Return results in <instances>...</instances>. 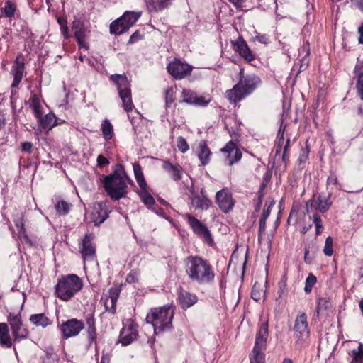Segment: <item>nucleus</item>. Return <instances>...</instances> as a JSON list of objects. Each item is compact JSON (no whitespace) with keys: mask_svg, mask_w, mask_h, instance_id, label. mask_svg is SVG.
<instances>
[{"mask_svg":"<svg viewBox=\"0 0 363 363\" xmlns=\"http://www.w3.org/2000/svg\"><path fill=\"white\" fill-rule=\"evenodd\" d=\"M331 206V194L321 192L316 198L313 196L312 199L306 202V213L310 214L314 211H318L322 213H325L330 209Z\"/></svg>","mask_w":363,"mask_h":363,"instance_id":"0eeeda50","label":"nucleus"},{"mask_svg":"<svg viewBox=\"0 0 363 363\" xmlns=\"http://www.w3.org/2000/svg\"><path fill=\"white\" fill-rule=\"evenodd\" d=\"M147 7L150 11H161L172 4V0H146Z\"/></svg>","mask_w":363,"mask_h":363,"instance_id":"c756f323","label":"nucleus"},{"mask_svg":"<svg viewBox=\"0 0 363 363\" xmlns=\"http://www.w3.org/2000/svg\"><path fill=\"white\" fill-rule=\"evenodd\" d=\"M211 152L205 141L201 140L198 144L197 155L203 165H206L210 162Z\"/></svg>","mask_w":363,"mask_h":363,"instance_id":"c85d7f7f","label":"nucleus"},{"mask_svg":"<svg viewBox=\"0 0 363 363\" xmlns=\"http://www.w3.org/2000/svg\"><path fill=\"white\" fill-rule=\"evenodd\" d=\"M183 216L187 220L194 233L201 238L205 243L209 245L213 244V239L211 233L204 223L189 213H186Z\"/></svg>","mask_w":363,"mask_h":363,"instance_id":"6e6552de","label":"nucleus"},{"mask_svg":"<svg viewBox=\"0 0 363 363\" xmlns=\"http://www.w3.org/2000/svg\"><path fill=\"white\" fill-rule=\"evenodd\" d=\"M238 82L226 91V97L231 104H236L251 94L262 84L261 79L255 74H244L240 70Z\"/></svg>","mask_w":363,"mask_h":363,"instance_id":"f03ea898","label":"nucleus"},{"mask_svg":"<svg viewBox=\"0 0 363 363\" xmlns=\"http://www.w3.org/2000/svg\"><path fill=\"white\" fill-rule=\"evenodd\" d=\"M294 330L295 337L300 341H305L308 338L310 330L306 313L302 312L296 316Z\"/></svg>","mask_w":363,"mask_h":363,"instance_id":"dca6fc26","label":"nucleus"},{"mask_svg":"<svg viewBox=\"0 0 363 363\" xmlns=\"http://www.w3.org/2000/svg\"><path fill=\"white\" fill-rule=\"evenodd\" d=\"M24 217L25 213L21 211L15 210V212L13 215V222L15 223L16 227L18 230V237L21 239L25 238L28 239L26 235V231L25 228V223H24Z\"/></svg>","mask_w":363,"mask_h":363,"instance_id":"b1692460","label":"nucleus"},{"mask_svg":"<svg viewBox=\"0 0 363 363\" xmlns=\"http://www.w3.org/2000/svg\"><path fill=\"white\" fill-rule=\"evenodd\" d=\"M139 196L144 204H145L148 208H150L155 205V201L152 196L147 191V187L141 189L139 192Z\"/></svg>","mask_w":363,"mask_h":363,"instance_id":"ea45409f","label":"nucleus"},{"mask_svg":"<svg viewBox=\"0 0 363 363\" xmlns=\"http://www.w3.org/2000/svg\"><path fill=\"white\" fill-rule=\"evenodd\" d=\"M108 164V160L104 156L100 155L97 157V164L99 167H103Z\"/></svg>","mask_w":363,"mask_h":363,"instance_id":"e2e57ef3","label":"nucleus"},{"mask_svg":"<svg viewBox=\"0 0 363 363\" xmlns=\"http://www.w3.org/2000/svg\"><path fill=\"white\" fill-rule=\"evenodd\" d=\"M262 290L261 289L260 285L255 283L252 289L251 297L255 301H259L262 296Z\"/></svg>","mask_w":363,"mask_h":363,"instance_id":"6e6d98bb","label":"nucleus"},{"mask_svg":"<svg viewBox=\"0 0 363 363\" xmlns=\"http://www.w3.org/2000/svg\"><path fill=\"white\" fill-rule=\"evenodd\" d=\"M232 45L235 52L247 62H251L255 59V54L251 50L247 42L242 36H239L235 41H232Z\"/></svg>","mask_w":363,"mask_h":363,"instance_id":"aec40b11","label":"nucleus"},{"mask_svg":"<svg viewBox=\"0 0 363 363\" xmlns=\"http://www.w3.org/2000/svg\"><path fill=\"white\" fill-rule=\"evenodd\" d=\"M7 320L11 326L14 342H19L28 337V330L23 326L20 313H10Z\"/></svg>","mask_w":363,"mask_h":363,"instance_id":"1a4fd4ad","label":"nucleus"},{"mask_svg":"<svg viewBox=\"0 0 363 363\" xmlns=\"http://www.w3.org/2000/svg\"><path fill=\"white\" fill-rule=\"evenodd\" d=\"M177 145L179 150L182 153H185L189 149V146L186 139L182 136H179L177 138Z\"/></svg>","mask_w":363,"mask_h":363,"instance_id":"5fc2aeb1","label":"nucleus"},{"mask_svg":"<svg viewBox=\"0 0 363 363\" xmlns=\"http://www.w3.org/2000/svg\"><path fill=\"white\" fill-rule=\"evenodd\" d=\"M331 308V303L326 298H319L317 301L316 313L319 316L327 313Z\"/></svg>","mask_w":363,"mask_h":363,"instance_id":"4c0bfd02","label":"nucleus"},{"mask_svg":"<svg viewBox=\"0 0 363 363\" xmlns=\"http://www.w3.org/2000/svg\"><path fill=\"white\" fill-rule=\"evenodd\" d=\"M193 67L187 63L175 59L167 67L169 74L175 79L180 80L191 74Z\"/></svg>","mask_w":363,"mask_h":363,"instance_id":"9b49d317","label":"nucleus"},{"mask_svg":"<svg viewBox=\"0 0 363 363\" xmlns=\"http://www.w3.org/2000/svg\"><path fill=\"white\" fill-rule=\"evenodd\" d=\"M125 179L130 181L122 165H118L113 174L104 179V188L112 199L118 201L125 196L128 187Z\"/></svg>","mask_w":363,"mask_h":363,"instance_id":"7ed1b4c3","label":"nucleus"},{"mask_svg":"<svg viewBox=\"0 0 363 363\" xmlns=\"http://www.w3.org/2000/svg\"><path fill=\"white\" fill-rule=\"evenodd\" d=\"M216 203L222 212L227 213L233 208L235 201L233 198L230 191L224 188L216 194Z\"/></svg>","mask_w":363,"mask_h":363,"instance_id":"2eb2a0df","label":"nucleus"},{"mask_svg":"<svg viewBox=\"0 0 363 363\" xmlns=\"http://www.w3.org/2000/svg\"><path fill=\"white\" fill-rule=\"evenodd\" d=\"M123 326L121 330L118 342L123 346L131 344L138 337V324L132 319H127L123 322Z\"/></svg>","mask_w":363,"mask_h":363,"instance_id":"9d476101","label":"nucleus"},{"mask_svg":"<svg viewBox=\"0 0 363 363\" xmlns=\"http://www.w3.org/2000/svg\"><path fill=\"white\" fill-rule=\"evenodd\" d=\"M33 147V144L30 142H24L21 145L22 151L30 152Z\"/></svg>","mask_w":363,"mask_h":363,"instance_id":"774afa93","label":"nucleus"},{"mask_svg":"<svg viewBox=\"0 0 363 363\" xmlns=\"http://www.w3.org/2000/svg\"><path fill=\"white\" fill-rule=\"evenodd\" d=\"M162 168L174 181H179L182 179L183 169L179 164H174L168 160H164L163 162Z\"/></svg>","mask_w":363,"mask_h":363,"instance_id":"393cba45","label":"nucleus"},{"mask_svg":"<svg viewBox=\"0 0 363 363\" xmlns=\"http://www.w3.org/2000/svg\"><path fill=\"white\" fill-rule=\"evenodd\" d=\"M313 223L315 226V233L317 235H319L322 233L323 230V225L322 223V220L320 216L318 213H314L313 215Z\"/></svg>","mask_w":363,"mask_h":363,"instance_id":"603ef678","label":"nucleus"},{"mask_svg":"<svg viewBox=\"0 0 363 363\" xmlns=\"http://www.w3.org/2000/svg\"><path fill=\"white\" fill-rule=\"evenodd\" d=\"M83 287V281L77 275L71 274L58 279L55 287V296L62 301H68Z\"/></svg>","mask_w":363,"mask_h":363,"instance_id":"20e7f679","label":"nucleus"},{"mask_svg":"<svg viewBox=\"0 0 363 363\" xmlns=\"http://www.w3.org/2000/svg\"><path fill=\"white\" fill-rule=\"evenodd\" d=\"M264 188V184H262V186H260V189H259V195L258 196V199H257V206H256V208H255V211H259V209H260V207H261V205H262V194L261 193L263 189Z\"/></svg>","mask_w":363,"mask_h":363,"instance_id":"69168bd1","label":"nucleus"},{"mask_svg":"<svg viewBox=\"0 0 363 363\" xmlns=\"http://www.w3.org/2000/svg\"><path fill=\"white\" fill-rule=\"evenodd\" d=\"M141 38H142V35L140 34V33L138 31H135L130 37L128 43H135L136 41L139 40Z\"/></svg>","mask_w":363,"mask_h":363,"instance_id":"338daca9","label":"nucleus"},{"mask_svg":"<svg viewBox=\"0 0 363 363\" xmlns=\"http://www.w3.org/2000/svg\"><path fill=\"white\" fill-rule=\"evenodd\" d=\"M126 281L130 284L138 281V274L135 272L131 271L127 275Z\"/></svg>","mask_w":363,"mask_h":363,"instance_id":"680f3d73","label":"nucleus"},{"mask_svg":"<svg viewBox=\"0 0 363 363\" xmlns=\"http://www.w3.org/2000/svg\"><path fill=\"white\" fill-rule=\"evenodd\" d=\"M350 363H363V344L359 342L356 347L347 352Z\"/></svg>","mask_w":363,"mask_h":363,"instance_id":"7c9ffc66","label":"nucleus"},{"mask_svg":"<svg viewBox=\"0 0 363 363\" xmlns=\"http://www.w3.org/2000/svg\"><path fill=\"white\" fill-rule=\"evenodd\" d=\"M289 147H290V138H288L286 140V142L284 143L282 146V150L283 153L281 155V158L283 162L286 164V162L289 160Z\"/></svg>","mask_w":363,"mask_h":363,"instance_id":"4d7b16f0","label":"nucleus"},{"mask_svg":"<svg viewBox=\"0 0 363 363\" xmlns=\"http://www.w3.org/2000/svg\"><path fill=\"white\" fill-rule=\"evenodd\" d=\"M29 320L36 327L45 328L52 324V321L45 313L33 314L30 316Z\"/></svg>","mask_w":363,"mask_h":363,"instance_id":"72a5a7b5","label":"nucleus"},{"mask_svg":"<svg viewBox=\"0 0 363 363\" xmlns=\"http://www.w3.org/2000/svg\"><path fill=\"white\" fill-rule=\"evenodd\" d=\"M288 294L287 278L286 275L282 276L278 283L277 297L276 301H283L286 299Z\"/></svg>","mask_w":363,"mask_h":363,"instance_id":"f704fd0d","label":"nucleus"},{"mask_svg":"<svg viewBox=\"0 0 363 363\" xmlns=\"http://www.w3.org/2000/svg\"><path fill=\"white\" fill-rule=\"evenodd\" d=\"M13 342L9 334L8 325L5 323H0V347L11 348Z\"/></svg>","mask_w":363,"mask_h":363,"instance_id":"cd10ccee","label":"nucleus"},{"mask_svg":"<svg viewBox=\"0 0 363 363\" xmlns=\"http://www.w3.org/2000/svg\"><path fill=\"white\" fill-rule=\"evenodd\" d=\"M354 73V78L357 79V94L358 96L363 101V62H359L356 65Z\"/></svg>","mask_w":363,"mask_h":363,"instance_id":"a878e982","label":"nucleus"},{"mask_svg":"<svg viewBox=\"0 0 363 363\" xmlns=\"http://www.w3.org/2000/svg\"><path fill=\"white\" fill-rule=\"evenodd\" d=\"M196 95L197 94L194 91H193L190 89H183L182 93V101L189 104L194 105L195 100H196Z\"/></svg>","mask_w":363,"mask_h":363,"instance_id":"37998d69","label":"nucleus"},{"mask_svg":"<svg viewBox=\"0 0 363 363\" xmlns=\"http://www.w3.org/2000/svg\"><path fill=\"white\" fill-rule=\"evenodd\" d=\"M141 16V12L136 11H125L123 15L120 17L123 21H125L126 25L130 28L139 19Z\"/></svg>","mask_w":363,"mask_h":363,"instance_id":"e433bc0d","label":"nucleus"},{"mask_svg":"<svg viewBox=\"0 0 363 363\" xmlns=\"http://www.w3.org/2000/svg\"><path fill=\"white\" fill-rule=\"evenodd\" d=\"M224 156V162L228 165H233L242 158V152L232 140L229 141L224 147L221 149Z\"/></svg>","mask_w":363,"mask_h":363,"instance_id":"a211bd4d","label":"nucleus"},{"mask_svg":"<svg viewBox=\"0 0 363 363\" xmlns=\"http://www.w3.org/2000/svg\"><path fill=\"white\" fill-rule=\"evenodd\" d=\"M268 333V323L264 321L260 324L257 333L254 349L265 350Z\"/></svg>","mask_w":363,"mask_h":363,"instance_id":"4be33fe9","label":"nucleus"},{"mask_svg":"<svg viewBox=\"0 0 363 363\" xmlns=\"http://www.w3.org/2000/svg\"><path fill=\"white\" fill-rule=\"evenodd\" d=\"M253 42H259L262 44L267 45L269 43V38L267 34H257L252 38Z\"/></svg>","mask_w":363,"mask_h":363,"instance_id":"bf43d9fd","label":"nucleus"},{"mask_svg":"<svg viewBox=\"0 0 363 363\" xmlns=\"http://www.w3.org/2000/svg\"><path fill=\"white\" fill-rule=\"evenodd\" d=\"M87 333H88V338L90 342H95L96 340V328L94 326V323L93 319H89L87 320Z\"/></svg>","mask_w":363,"mask_h":363,"instance_id":"de8ad7c7","label":"nucleus"},{"mask_svg":"<svg viewBox=\"0 0 363 363\" xmlns=\"http://www.w3.org/2000/svg\"><path fill=\"white\" fill-rule=\"evenodd\" d=\"M333 240L330 236H328L325 241V246L323 248V252L326 256H331L333 253Z\"/></svg>","mask_w":363,"mask_h":363,"instance_id":"864d4df0","label":"nucleus"},{"mask_svg":"<svg viewBox=\"0 0 363 363\" xmlns=\"http://www.w3.org/2000/svg\"><path fill=\"white\" fill-rule=\"evenodd\" d=\"M179 304L183 309H187L191 307L197 302V297L195 294L180 289L178 294Z\"/></svg>","mask_w":363,"mask_h":363,"instance_id":"5701e85b","label":"nucleus"},{"mask_svg":"<svg viewBox=\"0 0 363 363\" xmlns=\"http://www.w3.org/2000/svg\"><path fill=\"white\" fill-rule=\"evenodd\" d=\"M38 123L43 130H50L53 127L57 125V118L55 114L50 113L45 116H43V113L40 116L35 117Z\"/></svg>","mask_w":363,"mask_h":363,"instance_id":"bb28decb","label":"nucleus"},{"mask_svg":"<svg viewBox=\"0 0 363 363\" xmlns=\"http://www.w3.org/2000/svg\"><path fill=\"white\" fill-rule=\"evenodd\" d=\"M185 271L189 279L199 285L213 282L216 274L208 260L200 256L190 255L185 260Z\"/></svg>","mask_w":363,"mask_h":363,"instance_id":"f257e3e1","label":"nucleus"},{"mask_svg":"<svg viewBox=\"0 0 363 363\" xmlns=\"http://www.w3.org/2000/svg\"><path fill=\"white\" fill-rule=\"evenodd\" d=\"M84 328V322L77 318L69 319L60 325V330L65 339L78 335Z\"/></svg>","mask_w":363,"mask_h":363,"instance_id":"4468645a","label":"nucleus"},{"mask_svg":"<svg viewBox=\"0 0 363 363\" xmlns=\"http://www.w3.org/2000/svg\"><path fill=\"white\" fill-rule=\"evenodd\" d=\"M266 219L260 218L259 221V230H258V242L259 244H265L267 247H270L272 245V235H267V238H264V235L266 230Z\"/></svg>","mask_w":363,"mask_h":363,"instance_id":"2f4dec72","label":"nucleus"},{"mask_svg":"<svg viewBox=\"0 0 363 363\" xmlns=\"http://www.w3.org/2000/svg\"><path fill=\"white\" fill-rule=\"evenodd\" d=\"M1 10L6 17L11 18L15 14L16 6L11 1H8L5 3L4 7L1 8Z\"/></svg>","mask_w":363,"mask_h":363,"instance_id":"49530a36","label":"nucleus"},{"mask_svg":"<svg viewBox=\"0 0 363 363\" xmlns=\"http://www.w3.org/2000/svg\"><path fill=\"white\" fill-rule=\"evenodd\" d=\"M30 108L33 110L35 117L40 116L42 113L40 96L37 94H33L30 98Z\"/></svg>","mask_w":363,"mask_h":363,"instance_id":"c9c22d12","label":"nucleus"},{"mask_svg":"<svg viewBox=\"0 0 363 363\" xmlns=\"http://www.w3.org/2000/svg\"><path fill=\"white\" fill-rule=\"evenodd\" d=\"M189 198L191 206L200 211H206L212 204L211 201L206 195L203 189H201L200 194L192 192Z\"/></svg>","mask_w":363,"mask_h":363,"instance_id":"412c9836","label":"nucleus"},{"mask_svg":"<svg viewBox=\"0 0 363 363\" xmlns=\"http://www.w3.org/2000/svg\"><path fill=\"white\" fill-rule=\"evenodd\" d=\"M72 28L79 47L87 50L89 45L86 39L90 30L86 28L84 21L80 18H74L72 24Z\"/></svg>","mask_w":363,"mask_h":363,"instance_id":"f8f14e48","label":"nucleus"},{"mask_svg":"<svg viewBox=\"0 0 363 363\" xmlns=\"http://www.w3.org/2000/svg\"><path fill=\"white\" fill-rule=\"evenodd\" d=\"M264 350L254 349L250 354V363H264Z\"/></svg>","mask_w":363,"mask_h":363,"instance_id":"79ce46f5","label":"nucleus"},{"mask_svg":"<svg viewBox=\"0 0 363 363\" xmlns=\"http://www.w3.org/2000/svg\"><path fill=\"white\" fill-rule=\"evenodd\" d=\"M313 256L310 254L309 247H305L304 260L307 264H311Z\"/></svg>","mask_w":363,"mask_h":363,"instance_id":"0e129e2a","label":"nucleus"},{"mask_svg":"<svg viewBox=\"0 0 363 363\" xmlns=\"http://www.w3.org/2000/svg\"><path fill=\"white\" fill-rule=\"evenodd\" d=\"M101 131L105 140H108L112 138L113 135V126L108 120L106 119L103 121Z\"/></svg>","mask_w":363,"mask_h":363,"instance_id":"a19ab883","label":"nucleus"},{"mask_svg":"<svg viewBox=\"0 0 363 363\" xmlns=\"http://www.w3.org/2000/svg\"><path fill=\"white\" fill-rule=\"evenodd\" d=\"M94 235L91 233L85 235L82 240L80 252L84 262H93L96 259V247L92 242Z\"/></svg>","mask_w":363,"mask_h":363,"instance_id":"f3484780","label":"nucleus"},{"mask_svg":"<svg viewBox=\"0 0 363 363\" xmlns=\"http://www.w3.org/2000/svg\"><path fill=\"white\" fill-rule=\"evenodd\" d=\"M174 91L172 87H168L165 91V103L167 106H169L174 101Z\"/></svg>","mask_w":363,"mask_h":363,"instance_id":"13d9d810","label":"nucleus"},{"mask_svg":"<svg viewBox=\"0 0 363 363\" xmlns=\"http://www.w3.org/2000/svg\"><path fill=\"white\" fill-rule=\"evenodd\" d=\"M286 126L283 125V124L281 125L280 128L278 131L277 134V145L276 148V157L281 152L282 150V146L284 143L286 142L284 141V130Z\"/></svg>","mask_w":363,"mask_h":363,"instance_id":"a18cd8bd","label":"nucleus"},{"mask_svg":"<svg viewBox=\"0 0 363 363\" xmlns=\"http://www.w3.org/2000/svg\"><path fill=\"white\" fill-rule=\"evenodd\" d=\"M24 57L22 54L18 55L11 67V74L13 77V81L11 87L18 86L25 75V62Z\"/></svg>","mask_w":363,"mask_h":363,"instance_id":"6ab92c4d","label":"nucleus"},{"mask_svg":"<svg viewBox=\"0 0 363 363\" xmlns=\"http://www.w3.org/2000/svg\"><path fill=\"white\" fill-rule=\"evenodd\" d=\"M118 298H106L104 300V306L106 311L110 312L112 314L116 313V305Z\"/></svg>","mask_w":363,"mask_h":363,"instance_id":"09e8293b","label":"nucleus"},{"mask_svg":"<svg viewBox=\"0 0 363 363\" xmlns=\"http://www.w3.org/2000/svg\"><path fill=\"white\" fill-rule=\"evenodd\" d=\"M121 293V288L119 286L111 287L108 290V298H118L119 294Z\"/></svg>","mask_w":363,"mask_h":363,"instance_id":"052dcab7","label":"nucleus"},{"mask_svg":"<svg viewBox=\"0 0 363 363\" xmlns=\"http://www.w3.org/2000/svg\"><path fill=\"white\" fill-rule=\"evenodd\" d=\"M130 27L125 21L121 18L115 20L110 24V33L115 35H121L125 33Z\"/></svg>","mask_w":363,"mask_h":363,"instance_id":"473e14b6","label":"nucleus"},{"mask_svg":"<svg viewBox=\"0 0 363 363\" xmlns=\"http://www.w3.org/2000/svg\"><path fill=\"white\" fill-rule=\"evenodd\" d=\"M174 309L171 306H164L152 309L146 316L147 323H151L155 333L169 330L172 326Z\"/></svg>","mask_w":363,"mask_h":363,"instance_id":"39448f33","label":"nucleus"},{"mask_svg":"<svg viewBox=\"0 0 363 363\" xmlns=\"http://www.w3.org/2000/svg\"><path fill=\"white\" fill-rule=\"evenodd\" d=\"M110 80L117 86L119 97L122 101L123 109L129 113L134 108L132 101L131 89L130 82L125 74H113L110 77Z\"/></svg>","mask_w":363,"mask_h":363,"instance_id":"423d86ee","label":"nucleus"},{"mask_svg":"<svg viewBox=\"0 0 363 363\" xmlns=\"http://www.w3.org/2000/svg\"><path fill=\"white\" fill-rule=\"evenodd\" d=\"M317 281V278L312 273L309 274V275L306 279L305 281V287L304 291L306 294H309L312 291L313 286Z\"/></svg>","mask_w":363,"mask_h":363,"instance_id":"8fccbe9b","label":"nucleus"},{"mask_svg":"<svg viewBox=\"0 0 363 363\" xmlns=\"http://www.w3.org/2000/svg\"><path fill=\"white\" fill-rule=\"evenodd\" d=\"M110 212L111 209L106 201L96 202L91 208V220L95 225H99L107 219Z\"/></svg>","mask_w":363,"mask_h":363,"instance_id":"ddd939ff","label":"nucleus"},{"mask_svg":"<svg viewBox=\"0 0 363 363\" xmlns=\"http://www.w3.org/2000/svg\"><path fill=\"white\" fill-rule=\"evenodd\" d=\"M211 101V97L208 96H197L196 97L195 102L194 105L201 106V107H206L208 105V104Z\"/></svg>","mask_w":363,"mask_h":363,"instance_id":"3c124183","label":"nucleus"},{"mask_svg":"<svg viewBox=\"0 0 363 363\" xmlns=\"http://www.w3.org/2000/svg\"><path fill=\"white\" fill-rule=\"evenodd\" d=\"M72 205L70 203H68L67 201L64 200H60L58 201L55 205V209L57 213L60 215H66L69 213L70 207Z\"/></svg>","mask_w":363,"mask_h":363,"instance_id":"c03bdc74","label":"nucleus"},{"mask_svg":"<svg viewBox=\"0 0 363 363\" xmlns=\"http://www.w3.org/2000/svg\"><path fill=\"white\" fill-rule=\"evenodd\" d=\"M133 167L135 179L140 189H144L145 187H147V185L145 182L140 165L138 163H134Z\"/></svg>","mask_w":363,"mask_h":363,"instance_id":"58836bf2","label":"nucleus"}]
</instances>
